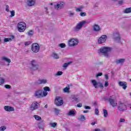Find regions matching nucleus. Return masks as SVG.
Instances as JSON below:
<instances>
[{"instance_id": "nucleus-38", "label": "nucleus", "mask_w": 131, "mask_h": 131, "mask_svg": "<svg viewBox=\"0 0 131 131\" xmlns=\"http://www.w3.org/2000/svg\"><path fill=\"white\" fill-rule=\"evenodd\" d=\"M69 90L70 88L68 87H66L64 89H63V92L64 93H69Z\"/></svg>"}, {"instance_id": "nucleus-33", "label": "nucleus", "mask_w": 131, "mask_h": 131, "mask_svg": "<svg viewBox=\"0 0 131 131\" xmlns=\"http://www.w3.org/2000/svg\"><path fill=\"white\" fill-rule=\"evenodd\" d=\"M79 119L81 121H84V120H85V117H84V116L83 115H81Z\"/></svg>"}, {"instance_id": "nucleus-44", "label": "nucleus", "mask_w": 131, "mask_h": 131, "mask_svg": "<svg viewBox=\"0 0 131 131\" xmlns=\"http://www.w3.org/2000/svg\"><path fill=\"white\" fill-rule=\"evenodd\" d=\"M54 111L57 114H59V112H60V110H58V108H55Z\"/></svg>"}, {"instance_id": "nucleus-62", "label": "nucleus", "mask_w": 131, "mask_h": 131, "mask_svg": "<svg viewBox=\"0 0 131 131\" xmlns=\"http://www.w3.org/2000/svg\"><path fill=\"white\" fill-rule=\"evenodd\" d=\"M0 76H2V73L0 72Z\"/></svg>"}, {"instance_id": "nucleus-49", "label": "nucleus", "mask_w": 131, "mask_h": 131, "mask_svg": "<svg viewBox=\"0 0 131 131\" xmlns=\"http://www.w3.org/2000/svg\"><path fill=\"white\" fill-rule=\"evenodd\" d=\"M31 42L30 41H27L25 42V46H29Z\"/></svg>"}, {"instance_id": "nucleus-59", "label": "nucleus", "mask_w": 131, "mask_h": 131, "mask_svg": "<svg viewBox=\"0 0 131 131\" xmlns=\"http://www.w3.org/2000/svg\"><path fill=\"white\" fill-rule=\"evenodd\" d=\"M94 131H101L100 129H95Z\"/></svg>"}, {"instance_id": "nucleus-39", "label": "nucleus", "mask_w": 131, "mask_h": 131, "mask_svg": "<svg viewBox=\"0 0 131 131\" xmlns=\"http://www.w3.org/2000/svg\"><path fill=\"white\" fill-rule=\"evenodd\" d=\"M59 47L63 49L64 48H66V45L65 43H62L59 45Z\"/></svg>"}, {"instance_id": "nucleus-48", "label": "nucleus", "mask_w": 131, "mask_h": 131, "mask_svg": "<svg viewBox=\"0 0 131 131\" xmlns=\"http://www.w3.org/2000/svg\"><path fill=\"white\" fill-rule=\"evenodd\" d=\"M9 7L8 5L6 6V12H10V10H9Z\"/></svg>"}, {"instance_id": "nucleus-24", "label": "nucleus", "mask_w": 131, "mask_h": 131, "mask_svg": "<svg viewBox=\"0 0 131 131\" xmlns=\"http://www.w3.org/2000/svg\"><path fill=\"white\" fill-rule=\"evenodd\" d=\"M15 38V37L14 36H11V38H5L4 40V42H8V41H12V39H14Z\"/></svg>"}, {"instance_id": "nucleus-6", "label": "nucleus", "mask_w": 131, "mask_h": 131, "mask_svg": "<svg viewBox=\"0 0 131 131\" xmlns=\"http://www.w3.org/2000/svg\"><path fill=\"white\" fill-rule=\"evenodd\" d=\"M66 4L64 2H58L57 4L54 5V9L55 10H61V9H63V8H64V7H65L66 6Z\"/></svg>"}, {"instance_id": "nucleus-56", "label": "nucleus", "mask_w": 131, "mask_h": 131, "mask_svg": "<svg viewBox=\"0 0 131 131\" xmlns=\"http://www.w3.org/2000/svg\"><path fill=\"white\" fill-rule=\"evenodd\" d=\"M123 2L122 1H119V2H118V4H119V5H121V4H123Z\"/></svg>"}, {"instance_id": "nucleus-35", "label": "nucleus", "mask_w": 131, "mask_h": 131, "mask_svg": "<svg viewBox=\"0 0 131 131\" xmlns=\"http://www.w3.org/2000/svg\"><path fill=\"white\" fill-rule=\"evenodd\" d=\"M50 126H51V127H56V126H57V123H50Z\"/></svg>"}, {"instance_id": "nucleus-25", "label": "nucleus", "mask_w": 131, "mask_h": 131, "mask_svg": "<svg viewBox=\"0 0 131 131\" xmlns=\"http://www.w3.org/2000/svg\"><path fill=\"white\" fill-rule=\"evenodd\" d=\"M91 82L93 84V86H94L95 89H97V88H98V82H97V81H96V80H92Z\"/></svg>"}, {"instance_id": "nucleus-54", "label": "nucleus", "mask_w": 131, "mask_h": 131, "mask_svg": "<svg viewBox=\"0 0 131 131\" xmlns=\"http://www.w3.org/2000/svg\"><path fill=\"white\" fill-rule=\"evenodd\" d=\"M104 76L106 79H108L109 77L107 74H105Z\"/></svg>"}, {"instance_id": "nucleus-11", "label": "nucleus", "mask_w": 131, "mask_h": 131, "mask_svg": "<svg viewBox=\"0 0 131 131\" xmlns=\"http://www.w3.org/2000/svg\"><path fill=\"white\" fill-rule=\"evenodd\" d=\"M107 36L103 35L101 36L100 38H99L98 40V43L99 45H102V43H104L105 42L106 40H107Z\"/></svg>"}, {"instance_id": "nucleus-47", "label": "nucleus", "mask_w": 131, "mask_h": 131, "mask_svg": "<svg viewBox=\"0 0 131 131\" xmlns=\"http://www.w3.org/2000/svg\"><path fill=\"white\" fill-rule=\"evenodd\" d=\"M95 114L96 115H99V110L98 108L95 109Z\"/></svg>"}, {"instance_id": "nucleus-40", "label": "nucleus", "mask_w": 131, "mask_h": 131, "mask_svg": "<svg viewBox=\"0 0 131 131\" xmlns=\"http://www.w3.org/2000/svg\"><path fill=\"white\" fill-rule=\"evenodd\" d=\"M10 13H11L10 17H14V16H15V10L11 11Z\"/></svg>"}, {"instance_id": "nucleus-34", "label": "nucleus", "mask_w": 131, "mask_h": 131, "mask_svg": "<svg viewBox=\"0 0 131 131\" xmlns=\"http://www.w3.org/2000/svg\"><path fill=\"white\" fill-rule=\"evenodd\" d=\"M7 129V126H2L0 127V131H5Z\"/></svg>"}, {"instance_id": "nucleus-37", "label": "nucleus", "mask_w": 131, "mask_h": 131, "mask_svg": "<svg viewBox=\"0 0 131 131\" xmlns=\"http://www.w3.org/2000/svg\"><path fill=\"white\" fill-rule=\"evenodd\" d=\"M63 74V72L61 71H58L55 74V76H59L60 75H62Z\"/></svg>"}, {"instance_id": "nucleus-43", "label": "nucleus", "mask_w": 131, "mask_h": 131, "mask_svg": "<svg viewBox=\"0 0 131 131\" xmlns=\"http://www.w3.org/2000/svg\"><path fill=\"white\" fill-rule=\"evenodd\" d=\"M109 85V82L108 80L105 81V83H104V86L106 88V86H108Z\"/></svg>"}, {"instance_id": "nucleus-52", "label": "nucleus", "mask_w": 131, "mask_h": 131, "mask_svg": "<svg viewBox=\"0 0 131 131\" xmlns=\"http://www.w3.org/2000/svg\"><path fill=\"white\" fill-rule=\"evenodd\" d=\"M99 86L100 88H101V89H103V88H104V86L103 85V84H102V83H100Z\"/></svg>"}, {"instance_id": "nucleus-22", "label": "nucleus", "mask_w": 131, "mask_h": 131, "mask_svg": "<svg viewBox=\"0 0 131 131\" xmlns=\"http://www.w3.org/2000/svg\"><path fill=\"white\" fill-rule=\"evenodd\" d=\"M47 79H40L37 81L38 84H45L47 83Z\"/></svg>"}, {"instance_id": "nucleus-12", "label": "nucleus", "mask_w": 131, "mask_h": 131, "mask_svg": "<svg viewBox=\"0 0 131 131\" xmlns=\"http://www.w3.org/2000/svg\"><path fill=\"white\" fill-rule=\"evenodd\" d=\"M37 108H38V102H37V101H34L33 103H32L31 106V110L33 111L34 110H36Z\"/></svg>"}, {"instance_id": "nucleus-51", "label": "nucleus", "mask_w": 131, "mask_h": 131, "mask_svg": "<svg viewBox=\"0 0 131 131\" xmlns=\"http://www.w3.org/2000/svg\"><path fill=\"white\" fill-rule=\"evenodd\" d=\"M124 121H125V119H124L121 118L120 119V122H124Z\"/></svg>"}, {"instance_id": "nucleus-31", "label": "nucleus", "mask_w": 131, "mask_h": 131, "mask_svg": "<svg viewBox=\"0 0 131 131\" xmlns=\"http://www.w3.org/2000/svg\"><path fill=\"white\" fill-rule=\"evenodd\" d=\"M103 112L104 117H107L108 116V112H107V110H103Z\"/></svg>"}, {"instance_id": "nucleus-4", "label": "nucleus", "mask_w": 131, "mask_h": 131, "mask_svg": "<svg viewBox=\"0 0 131 131\" xmlns=\"http://www.w3.org/2000/svg\"><path fill=\"white\" fill-rule=\"evenodd\" d=\"M17 29L19 32H24L26 30V24L23 21L17 24Z\"/></svg>"}, {"instance_id": "nucleus-5", "label": "nucleus", "mask_w": 131, "mask_h": 131, "mask_svg": "<svg viewBox=\"0 0 131 131\" xmlns=\"http://www.w3.org/2000/svg\"><path fill=\"white\" fill-rule=\"evenodd\" d=\"M79 40L77 38H71L68 40L69 47H75L78 45Z\"/></svg>"}, {"instance_id": "nucleus-23", "label": "nucleus", "mask_w": 131, "mask_h": 131, "mask_svg": "<svg viewBox=\"0 0 131 131\" xmlns=\"http://www.w3.org/2000/svg\"><path fill=\"white\" fill-rule=\"evenodd\" d=\"M2 61H5V62H7V63H11V59L6 56L2 57Z\"/></svg>"}, {"instance_id": "nucleus-26", "label": "nucleus", "mask_w": 131, "mask_h": 131, "mask_svg": "<svg viewBox=\"0 0 131 131\" xmlns=\"http://www.w3.org/2000/svg\"><path fill=\"white\" fill-rule=\"evenodd\" d=\"M123 13L125 14H128L129 13H131V7L126 8L123 10Z\"/></svg>"}, {"instance_id": "nucleus-2", "label": "nucleus", "mask_w": 131, "mask_h": 131, "mask_svg": "<svg viewBox=\"0 0 131 131\" xmlns=\"http://www.w3.org/2000/svg\"><path fill=\"white\" fill-rule=\"evenodd\" d=\"M111 48L108 47H103L98 50V53L104 56V57H108L109 56V52H111Z\"/></svg>"}, {"instance_id": "nucleus-10", "label": "nucleus", "mask_w": 131, "mask_h": 131, "mask_svg": "<svg viewBox=\"0 0 131 131\" xmlns=\"http://www.w3.org/2000/svg\"><path fill=\"white\" fill-rule=\"evenodd\" d=\"M54 103L56 106H62L63 103V99L59 96H57L55 99Z\"/></svg>"}, {"instance_id": "nucleus-21", "label": "nucleus", "mask_w": 131, "mask_h": 131, "mask_svg": "<svg viewBox=\"0 0 131 131\" xmlns=\"http://www.w3.org/2000/svg\"><path fill=\"white\" fill-rule=\"evenodd\" d=\"M76 113V111H75V110H71L69 112L68 115L69 116H75Z\"/></svg>"}, {"instance_id": "nucleus-63", "label": "nucleus", "mask_w": 131, "mask_h": 131, "mask_svg": "<svg viewBox=\"0 0 131 131\" xmlns=\"http://www.w3.org/2000/svg\"><path fill=\"white\" fill-rule=\"evenodd\" d=\"M51 6H53V3H51Z\"/></svg>"}, {"instance_id": "nucleus-61", "label": "nucleus", "mask_w": 131, "mask_h": 131, "mask_svg": "<svg viewBox=\"0 0 131 131\" xmlns=\"http://www.w3.org/2000/svg\"><path fill=\"white\" fill-rule=\"evenodd\" d=\"M45 107V108H48V105H46Z\"/></svg>"}, {"instance_id": "nucleus-41", "label": "nucleus", "mask_w": 131, "mask_h": 131, "mask_svg": "<svg viewBox=\"0 0 131 131\" xmlns=\"http://www.w3.org/2000/svg\"><path fill=\"white\" fill-rule=\"evenodd\" d=\"M80 16H81V17H84V16H86V13L81 12L80 13Z\"/></svg>"}, {"instance_id": "nucleus-36", "label": "nucleus", "mask_w": 131, "mask_h": 131, "mask_svg": "<svg viewBox=\"0 0 131 131\" xmlns=\"http://www.w3.org/2000/svg\"><path fill=\"white\" fill-rule=\"evenodd\" d=\"M52 57L54 58V59H58L59 58V56L57 53H53L52 54Z\"/></svg>"}, {"instance_id": "nucleus-27", "label": "nucleus", "mask_w": 131, "mask_h": 131, "mask_svg": "<svg viewBox=\"0 0 131 131\" xmlns=\"http://www.w3.org/2000/svg\"><path fill=\"white\" fill-rule=\"evenodd\" d=\"M33 117L35 118L36 120H37L38 121L41 120V117L38 115H35L33 116Z\"/></svg>"}, {"instance_id": "nucleus-45", "label": "nucleus", "mask_w": 131, "mask_h": 131, "mask_svg": "<svg viewBox=\"0 0 131 131\" xmlns=\"http://www.w3.org/2000/svg\"><path fill=\"white\" fill-rule=\"evenodd\" d=\"M103 75V73H98L96 75V77H98V76H102Z\"/></svg>"}, {"instance_id": "nucleus-18", "label": "nucleus", "mask_w": 131, "mask_h": 131, "mask_svg": "<svg viewBox=\"0 0 131 131\" xmlns=\"http://www.w3.org/2000/svg\"><path fill=\"white\" fill-rule=\"evenodd\" d=\"M71 99L75 102H79L80 100L79 99V97L77 95H73L71 96Z\"/></svg>"}, {"instance_id": "nucleus-32", "label": "nucleus", "mask_w": 131, "mask_h": 131, "mask_svg": "<svg viewBox=\"0 0 131 131\" xmlns=\"http://www.w3.org/2000/svg\"><path fill=\"white\" fill-rule=\"evenodd\" d=\"M34 33V32L33 31L30 30L28 32V35H29V36H32Z\"/></svg>"}, {"instance_id": "nucleus-50", "label": "nucleus", "mask_w": 131, "mask_h": 131, "mask_svg": "<svg viewBox=\"0 0 131 131\" xmlns=\"http://www.w3.org/2000/svg\"><path fill=\"white\" fill-rule=\"evenodd\" d=\"M77 107H79V108H80V107H82V103H79L77 104Z\"/></svg>"}, {"instance_id": "nucleus-58", "label": "nucleus", "mask_w": 131, "mask_h": 131, "mask_svg": "<svg viewBox=\"0 0 131 131\" xmlns=\"http://www.w3.org/2000/svg\"><path fill=\"white\" fill-rule=\"evenodd\" d=\"M92 125H95L96 124V122H93L91 123Z\"/></svg>"}, {"instance_id": "nucleus-8", "label": "nucleus", "mask_w": 131, "mask_h": 131, "mask_svg": "<svg viewBox=\"0 0 131 131\" xmlns=\"http://www.w3.org/2000/svg\"><path fill=\"white\" fill-rule=\"evenodd\" d=\"M118 109L119 111H124V110H126V103L124 102L120 101L119 102Z\"/></svg>"}, {"instance_id": "nucleus-15", "label": "nucleus", "mask_w": 131, "mask_h": 131, "mask_svg": "<svg viewBox=\"0 0 131 131\" xmlns=\"http://www.w3.org/2000/svg\"><path fill=\"white\" fill-rule=\"evenodd\" d=\"M36 0H27V4L29 7H32L35 5Z\"/></svg>"}, {"instance_id": "nucleus-55", "label": "nucleus", "mask_w": 131, "mask_h": 131, "mask_svg": "<svg viewBox=\"0 0 131 131\" xmlns=\"http://www.w3.org/2000/svg\"><path fill=\"white\" fill-rule=\"evenodd\" d=\"M38 127H39V128L40 129H42V130H43V129H45L43 128V127H42V126H38Z\"/></svg>"}, {"instance_id": "nucleus-17", "label": "nucleus", "mask_w": 131, "mask_h": 131, "mask_svg": "<svg viewBox=\"0 0 131 131\" xmlns=\"http://www.w3.org/2000/svg\"><path fill=\"white\" fill-rule=\"evenodd\" d=\"M109 101L113 107H116L117 106V102H116L114 99L110 98Z\"/></svg>"}, {"instance_id": "nucleus-28", "label": "nucleus", "mask_w": 131, "mask_h": 131, "mask_svg": "<svg viewBox=\"0 0 131 131\" xmlns=\"http://www.w3.org/2000/svg\"><path fill=\"white\" fill-rule=\"evenodd\" d=\"M84 7L83 6H80L78 8H76V12H81L82 10H83Z\"/></svg>"}, {"instance_id": "nucleus-16", "label": "nucleus", "mask_w": 131, "mask_h": 131, "mask_svg": "<svg viewBox=\"0 0 131 131\" xmlns=\"http://www.w3.org/2000/svg\"><path fill=\"white\" fill-rule=\"evenodd\" d=\"M127 84V83H126V82H124V81L119 82V85L120 86H122L123 90H126V88H127V86H126Z\"/></svg>"}, {"instance_id": "nucleus-20", "label": "nucleus", "mask_w": 131, "mask_h": 131, "mask_svg": "<svg viewBox=\"0 0 131 131\" xmlns=\"http://www.w3.org/2000/svg\"><path fill=\"white\" fill-rule=\"evenodd\" d=\"M125 61V59L124 58H119L116 60V63L117 64H123Z\"/></svg>"}, {"instance_id": "nucleus-46", "label": "nucleus", "mask_w": 131, "mask_h": 131, "mask_svg": "<svg viewBox=\"0 0 131 131\" xmlns=\"http://www.w3.org/2000/svg\"><path fill=\"white\" fill-rule=\"evenodd\" d=\"M5 89H11V85L8 84L5 85Z\"/></svg>"}, {"instance_id": "nucleus-57", "label": "nucleus", "mask_w": 131, "mask_h": 131, "mask_svg": "<svg viewBox=\"0 0 131 131\" xmlns=\"http://www.w3.org/2000/svg\"><path fill=\"white\" fill-rule=\"evenodd\" d=\"M83 112V113H88L89 110H85Z\"/></svg>"}, {"instance_id": "nucleus-30", "label": "nucleus", "mask_w": 131, "mask_h": 131, "mask_svg": "<svg viewBox=\"0 0 131 131\" xmlns=\"http://www.w3.org/2000/svg\"><path fill=\"white\" fill-rule=\"evenodd\" d=\"M72 63V61H70L69 62L64 63V64L63 65V68H66L68 67V65H70V64H71Z\"/></svg>"}, {"instance_id": "nucleus-53", "label": "nucleus", "mask_w": 131, "mask_h": 131, "mask_svg": "<svg viewBox=\"0 0 131 131\" xmlns=\"http://www.w3.org/2000/svg\"><path fill=\"white\" fill-rule=\"evenodd\" d=\"M84 108H85V109H91V106H85Z\"/></svg>"}, {"instance_id": "nucleus-42", "label": "nucleus", "mask_w": 131, "mask_h": 131, "mask_svg": "<svg viewBox=\"0 0 131 131\" xmlns=\"http://www.w3.org/2000/svg\"><path fill=\"white\" fill-rule=\"evenodd\" d=\"M69 16H70V17H72V16L74 15V12H73V11H69Z\"/></svg>"}, {"instance_id": "nucleus-1", "label": "nucleus", "mask_w": 131, "mask_h": 131, "mask_svg": "<svg viewBox=\"0 0 131 131\" xmlns=\"http://www.w3.org/2000/svg\"><path fill=\"white\" fill-rule=\"evenodd\" d=\"M43 90H37L34 93V96L36 98H43V97H47L48 96V92H50L51 90L49 87L45 86L43 88Z\"/></svg>"}, {"instance_id": "nucleus-64", "label": "nucleus", "mask_w": 131, "mask_h": 131, "mask_svg": "<svg viewBox=\"0 0 131 131\" xmlns=\"http://www.w3.org/2000/svg\"><path fill=\"white\" fill-rule=\"evenodd\" d=\"M130 81L131 82V79H130Z\"/></svg>"}, {"instance_id": "nucleus-7", "label": "nucleus", "mask_w": 131, "mask_h": 131, "mask_svg": "<svg viewBox=\"0 0 131 131\" xmlns=\"http://www.w3.org/2000/svg\"><path fill=\"white\" fill-rule=\"evenodd\" d=\"M31 71H35L38 69V65L36 64V60H33L31 61Z\"/></svg>"}, {"instance_id": "nucleus-19", "label": "nucleus", "mask_w": 131, "mask_h": 131, "mask_svg": "<svg viewBox=\"0 0 131 131\" xmlns=\"http://www.w3.org/2000/svg\"><path fill=\"white\" fill-rule=\"evenodd\" d=\"M101 28H100V26L99 25L95 24L93 26V30L94 31H100Z\"/></svg>"}, {"instance_id": "nucleus-13", "label": "nucleus", "mask_w": 131, "mask_h": 131, "mask_svg": "<svg viewBox=\"0 0 131 131\" xmlns=\"http://www.w3.org/2000/svg\"><path fill=\"white\" fill-rule=\"evenodd\" d=\"M4 110L7 112H12V111H14L15 109L10 105H6L4 106Z\"/></svg>"}, {"instance_id": "nucleus-3", "label": "nucleus", "mask_w": 131, "mask_h": 131, "mask_svg": "<svg viewBox=\"0 0 131 131\" xmlns=\"http://www.w3.org/2000/svg\"><path fill=\"white\" fill-rule=\"evenodd\" d=\"M88 23V21L86 20H84L79 22L78 23L75 27L73 28V31L75 32H77V31H79L81 28H82V27L83 25H85Z\"/></svg>"}, {"instance_id": "nucleus-9", "label": "nucleus", "mask_w": 131, "mask_h": 131, "mask_svg": "<svg viewBox=\"0 0 131 131\" xmlns=\"http://www.w3.org/2000/svg\"><path fill=\"white\" fill-rule=\"evenodd\" d=\"M39 45L36 43H33L31 47V50L33 53H38L39 52Z\"/></svg>"}, {"instance_id": "nucleus-29", "label": "nucleus", "mask_w": 131, "mask_h": 131, "mask_svg": "<svg viewBox=\"0 0 131 131\" xmlns=\"http://www.w3.org/2000/svg\"><path fill=\"white\" fill-rule=\"evenodd\" d=\"M6 81V79L3 77H0V85L4 84Z\"/></svg>"}, {"instance_id": "nucleus-60", "label": "nucleus", "mask_w": 131, "mask_h": 131, "mask_svg": "<svg viewBox=\"0 0 131 131\" xmlns=\"http://www.w3.org/2000/svg\"><path fill=\"white\" fill-rule=\"evenodd\" d=\"M45 10H46V11H48V8L45 7Z\"/></svg>"}, {"instance_id": "nucleus-14", "label": "nucleus", "mask_w": 131, "mask_h": 131, "mask_svg": "<svg viewBox=\"0 0 131 131\" xmlns=\"http://www.w3.org/2000/svg\"><path fill=\"white\" fill-rule=\"evenodd\" d=\"M113 38H114L115 40H120V35H119V32H117L114 33Z\"/></svg>"}]
</instances>
